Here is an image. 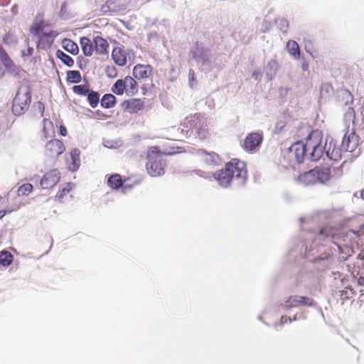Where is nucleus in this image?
Here are the masks:
<instances>
[{
  "label": "nucleus",
  "mask_w": 364,
  "mask_h": 364,
  "mask_svg": "<svg viewBox=\"0 0 364 364\" xmlns=\"http://www.w3.org/2000/svg\"><path fill=\"white\" fill-rule=\"evenodd\" d=\"M235 178L244 183L247 178V171L245 162L237 159H232L225 164V168L214 173V178L223 187L228 186Z\"/></svg>",
  "instance_id": "nucleus-1"
},
{
  "label": "nucleus",
  "mask_w": 364,
  "mask_h": 364,
  "mask_svg": "<svg viewBox=\"0 0 364 364\" xmlns=\"http://www.w3.org/2000/svg\"><path fill=\"white\" fill-rule=\"evenodd\" d=\"M309 153V157L311 161H316L319 160L324 154L330 159L336 161L337 157L340 156L339 151L330 150L325 151V146L323 144V134L318 129L311 131L305 139L304 143Z\"/></svg>",
  "instance_id": "nucleus-2"
},
{
  "label": "nucleus",
  "mask_w": 364,
  "mask_h": 364,
  "mask_svg": "<svg viewBox=\"0 0 364 364\" xmlns=\"http://www.w3.org/2000/svg\"><path fill=\"white\" fill-rule=\"evenodd\" d=\"M30 32L37 38V49L43 50H48L58 35L56 31L50 29L43 20L35 21L30 28Z\"/></svg>",
  "instance_id": "nucleus-3"
},
{
  "label": "nucleus",
  "mask_w": 364,
  "mask_h": 364,
  "mask_svg": "<svg viewBox=\"0 0 364 364\" xmlns=\"http://www.w3.org/2000/svg\"><path fill=\"white\" fill-rule=\"evenodd\" d=\"M182 131L187 136H193L204 140L210 136L206 121L201 119L199 114H191L186 117L181 123Z\"/></svg>",
  "instance_id": "nucleus-4"
},
{
  "label": "nucleus",
  "mask_w": 364,
  "mask_h": 364,
  "mask_svg": "<svg viewBox=\"0 0 364 364\" xmlns=\"http://www.w3.org/2000/svg\"><path fill=\"white\" fill-rule=\"evenodd\" d=\"M146 168L149 175L157 177L164 174L166 161L161 151L156 146H151L147 151Z\"/></svg>",
  "instance_id": "nucleus-5"
},
{
  "label": "nucleus",
  "mask_w": 364,
  "mask_h": 364,
  "mask_svg": "<svg viewBox=\"0 0 364 364\" xmlns=\"http://www.w3.org/2000/svg\"><path fill=\"white\" fill-rule=\"evenodd\" d=\"M32 89L28 82L20 85L13 100L12 111L16 115L23 114L28 109L31 101Z\"/></svg>",
  "instance_id": "nucleus-6"
},
{
  "label": "nucleus",
  "mask_w": 364,
  "mask_h": 364,
  "mask_svg": "<svg viewBox=\"0 0 364 364\" xmlns=\"http://www.w3.org/2000/svg\"><path fill=\"white\" fill-rule=\"evenodd\" d=\"M329 168L316 167L309 171L304 172L298 176V181L305 186L317 183H324L331 178Z\"/></svg>",
  "instance_id": "nucleus-7"
},
{
  "label": "nucleus",
  "mask_w": 364,
  "mask_h": 364,
  "mask_svg": "<svg viewBox=\"0 0 364 364\" xmlns=\"http://www.w3.org/2000/svg\"><path fill=\"white\" fill-rule=\"evenodd\" d=\"M111 90L117 95L125 93L128 96H134L139 91V85L133 77L127 75L122 79H118L112 85Z\"/></svg>",
  "instance_id": "nucleus-8"
},
{
  "label": "nucleus",
  "mask_w": 364,
  "mask_h": 364,
  "mask_svg": "<svg viewBox=\"0 0 364 364\" xmlns=\"http://www.w3.org/2000/svg\"><path fill=\"white\" fill-rule=\"evenodd\" d=\"M352 235L358 237V235L355 231H349L348 232L343 234L341 229L331 226L326 225L321 228L318 232V237L321 240H324L328 237H331L334 243H336V240H341L342 238L343 242H346L348 237H352Z\"/></svg>",
  "instance_id": "nucleus-9"
},
{
  "label": "nucleus",
  "mask_w": 364,
  "mask_h": 364,
  "mask_svg": "<svg viewBox=\"0 0 364 364\" xmlns=\"http://www.w3.org/2000/svg\"><path fill=\"white\" fill-rule=\"evenodd\" d=\"M65 151L64 143L60 139H53L46 144L43 154L47 159L55 161Z\"/></svg>",
  "instance_id": "nucleus-10"
},
{
  "label": "nucleus",
  "mask_w": 364,
  "mask_h": 364,
  "mask_svg": "<svg viewBox=\"0 0 364 364\" xmlns=\"http://www.w3.org/2000/svg\"><path fill=\"white\" fill-rule=\"evenodd\" d=\"M134 55V53L124 46L114 47L112 51V58L118 66H124L127 59Z\"/></svg>",
  "instance_id": "nucleus-11"
},
{
  "label": "nucleus",
  "mask_w": 364,
  "mask_h": 364,
  "mask_svg": "<svg viewBox=\"0 0 364 364\" xmlns=\"http://www.w3.org/2000/svg\"><path fill=\"white\" fill-rule=\"evenodd\" d=\"M263 140V136L259 132L249 134L244 140L243 149L247 151L258 150Z\"/></svg>",
  "instance_id": "nucleus-12"
},
{
  "label": "nucleus",
  "mask_w": 364,
  "mask_h": 364,
  "mask_svg": "<svg viewBox=\"0 0 364 364\" xmlns=\"http://www.w3.org/2000/svg\"><path fill=\"white\" fill-rule=\"evenodd\" d=\"M153 67L150 65L136 64L133 68V77L136 80H145L152 76Z\"/></svg>",
  "instance_id": "nucleus-13"
},
{
  "label": "nucleus",
  "mask_w": 364,
  "mask_h": 364,
  "mask_svg": "<svg viewBox=\"0 0 364 364\" xmlns=\"http://www.w3.org/2000/svg\"><path fill=\"white\" fill-rule=\"evenodd\" d=\"M60 179V173L58 169H52L46 173L41 180L43 188L48 189L53 187Z\"/></svg>",
  "instance_id": "nucleus-14"
},
{
  "label": "nucleus",
  "mask_w": 364,
  "mask_h": 364,
  "mask_svg": "<svg viewBox=\"0 0 364 364\" xmlns=\"http://www.w3.org/2000/svg\"><path fill=\"white\" fill-rule=\"evenodd\" d=\"M122 107L125 112L134 114L143 110L145 107V103L139 98H132L123 101Z\"/></svg>",
  "instance_id": "nucleus-15"
},
{
  "label": "nucleus",
  "mask_w": 364,
  "mask_h": 364,
  "mask_svg": "<svg viewBox=\"0 0 364 364\" xmlns=\"http://www.w3.org/2000/svg\"><path fill=\"white\" fill-rule=\"evenodd\" d=\"M312 305L313 299L311 298L298 295L291 296L285 301V306L288 309Z\"/></svg>",
  "instance_id": "nucleus-16"
},
{
  "label": "nucleus",
  "mask_w": 364,
  "mask_h": 364,
  "mask_svg": "<svg viewBox=\"0 0 364 364\" xmlns=\"http://www.w3.org/2000/svg\"><path fill=\"white\" fill-rule=\"evenodd\" d=\"M290 152L294 156L299 164L304 161V158L309 156V153L303 141H298L294 143L289 148Z\"/></svg>",
  "instance_id": "nucleus-17"
},
{
  "label": "nucleus",
  "mask_w": 364,
  "mask_h": 364,
  "mask_svg": "<svg viewBox=\"0 0 364 364\" xmlns=\"http://www.w3.org/2000/svg\"><path fill=\"white\" fill-rule=\"evenodd\" d=\"M359 144V136L355 134L353 130L349 134L346 133L342 141V146L349 152H353L355 150Z\"/></svg>",
  "instance_id": "nucleus-18"
},
{
  "label": "nucleus",
  "mask_w": 364,
  "mask_h": 364,
  "mask_svg": "<svg viewBox=\"0 0 364 364\" xmlns=\"http://www.w3.org/2000/svg\"><path fill=\"white\" fill-rule=\"evenodd\" d=\"M95 51L100 55H106L108 53L109 43L101 36H96L93 39Z\"/></svg>",
  "instance_id": "nucleus-19"
},
{
  "label": "nucleus",
  "mask_w": 364,
  "mask_h": 364,
  "mask_svg": "<svg viewBox=\"0 0 364 364\" xmlns=\"http://www.w3.org/2000/svg\"><path fill=\"white\" fill-rule=\"evenodd\" d=\"M199 154L201 160L207 165H216L219 162V156L215 152H207L202 149L199 151Z\"/></svg>",
  "instance_id": "nucleus-20"
},
{
  "label": "nucleus",
  "mask_w": 364,
  "mask_h": 364,
  "mask_svg": "<svg viewBox=\"0 0 364 364\" xmlns=\"http://www.w3.org/2000/svg\"><path fill=\"white\" fill-rule=\"evenodd\" d=\"M80 43L83 54L85 56H91L95 50L94 43L87 37H82L80 39Z\"/></svg>",
  "instance_id": "nucleus-21"
},
{
  "label": "nucleus",
  "mask_w": 364,
  "mask_h": 364,
  "mask_svg": "<svg viewBox=\"0 0 364 364\" xmlns=\"http://www.w3.org/2000/svg\"><path fill=\"white\" fill-rule=\"evenodd\" d=\"M125 180L122 179V176L118 173H114L110 176L107 180V185L112 189H118L122 187Z\"/></svg>",
  "instance_id": "nucleus-22"
},
{
  "label": "nucleus",
  "mask_w": 364,
  "mask_h": 364,
  "mask_svg": "<svg viewBox=\"0 0 364 364\" xmlns=\"http://www.w3.org/2000/svg\"><path fill=\"white\" fill-rule=\"evenodd\" d=\"M355 291L351 287H346L344 289L338 291V296L343 304L345 301L351 300L355 295Z\"/></svg>",
  "instance_id": "nucleus-23"
},
{
  "label": "nucleus",
  "mask_w": 364,
  "mask_h": 364,
  "mask_svg": "<svg viewBox=\"0 0 364 364\" xmlns=\"http://www.w3.org/2000/svg\"><path fill=\"white\" fill-rule=\"evenodd\" d=\"M120 0H107L102 6L103 12H116L120 9Z\"/></svg>",
  "instance_id": "nucleus-24"
},
{
  "label": "nucleus",
  "mask_w": 364,
  "mask_h": 364,
  "mask_svg": "<svg viewBox=\"0 0 364 364\" xmlns=\"http://www.w3.org/2000/svg\"><path fill=\"white\" fill-rule=\"evenodd\" d=\"M80 151L77 149H73L70 151V157L72 159L71 164L69 166V168L73 171H75L78 169L80 164Z\"/></svg>",
  "instance_id": "nucleus-25"
},
{
  "label": "nucleus",
  "mask_w": 364,
  "mask_h": 364,
  "mask_svg": "<svg viewBox=\"0 0 364 364\" xmlns=\"http://www.w3.org/2000/svg\"><path fill=\"white\" fill-rule=\"evenodd\" d=\"M62 44L63 48L72 55H77L79 53L78 46L73 41L65 38L62 41Z\"/></svg>",
  "instance_id": "nucleus-26"
},
{
  "label": "nucleus",
  "mask_w": 364,
  "mask_h": 364,
  "mask_svg": "<svg viewBox=\"0 0 364 364\" xmlns=\"http://www.w3.org/2000/svg\"><path fill=\"white\" fill-rule=\"evenodd\" d=\"M287 48L289 53L295 59L300 58V49L299 44L293 40H289L287 43Z\"/></svg>",
  "instance_id": "nucleus-27"
},
{
  "label": "nucleus",
  "mask_w": 364,
  "mask_h": 364,
  "mask_svg": "<svg viewBox=\"0 0 364 364\" xmlns=\"http://www.w3.org/2000/svg\"><path fill=\"white\" fill-rule=\"evenodd\" d=\"M42 132L45 139H48L54 134V127L50 120L47 119H43Z\"/></svg>",
  "instance_id": "nucleus-28"
},
{
  "label": "nucleus",
  "mask_w": 364,
  "mask_h": 364,
  "mask_svg": "<svg viewBox=\"0 0 364 364\" xmlns=\"http://www.w3.org/2000/svg\"><path fill=\"white\" fill-rule=\"evenodd\" d=\"M116 104V97L112 94H105L101 100V106L104 108H112Z\"/></svg>",
  "instance_id": "nucleus-29"
},
{
  "label": "nucleus",
  "mask_w": 364,
  "mask_h": 364,
  "mask_svg": "<svg viewBox=\"0 0 364 364\" xmlns=\"http://www.w3.org/2000/svg\"><path fill=\"white\" fill-rule=\"evenodd\" d=\"M14 257L11 252L6 250L0 252V264L8 267L13 262Z\"/></svg>",
  "instance_id": "nucleus-30"
},
{
  "label": "nucleus",
  "mask_w": 364,
  "mask_h": 364,
  "mask_svg": "<svg viewBox=\"0 0 364 364\" xmlns=\"http://www.w3.org/2000/svg\"><path fill=\"white\" fill-rule=\"evenodd\" d=\"M56 57L60 59L68 67H73L74 65V60L68 55L65 53L60 50L56 51Z\"/></svg>",
  "instance_id": "nucleus-31"
},
{
  "label": "nucleus",
  "mask_w": 364,
  "mask_h": 364,
  "mask_svg": "<svg viewBox=\"0 0 364 364\" xmlns=\"http://www.w3.org/2000/svg\"><path fill=\"white\" fill-rule=\"evenodd\" d=\"M81 80V74L78 70H68L66 73V80L68 82L78 83Z\"/></svg>",
  "instance_id": "nucleus-32"
},
{
  "label": "nucleus",
  "mask_w": 364,
  "mask_h": 364,
  "mask_svg": "<svg viewBox=\"0 0 364 364\" xmlns=\"http://www.w3.org/2000/svg\"><path fill=\"white\" fill-rule=\"evenodd\" d=\"M87 101L91 107L95 108L100 102V94L93 90H90L87 95Z\"/></svg>",
  "instance_id": "nucleus-33"
},
{
  "label": "nucleus",
  "mask_w": 364,
  "mask_h": 364,
  "mask_svg": "<svg viewBox=\"0 0 364 364\" xmlns=\"http://www.w3.org/2000/svg\"><path fill=\"white\" fill-rule=\"evenodd\" d=\"M0 61L6 68H11L14 65L13 60L9 58L4 48L0 44Z\"/></svg>",
  "instance_id": "nucleus-34"
},
{
  "label": "nucleus",
  "mask_w": 364,
  "mask_h": 364,
  "mask_svg": "<svg viewBox=\"0 0 364 364\" xmlns=\"http://www.w3.org/2000/svg\"><path fill=\"white\" fill-rule=\"evenodd\" d=\"M72 90L75 94L81 96L87 95L90 90V85L87 84L74 85Z\"/></svg>",
  "instance_id": "nucleus-35"
},
{
  "label": "nucleus",
  "mask_w": 364,
  "mask_h": 364,
  "mask_svg": "<svg viewBox=\"0 0 364 364\" xmlns=\"http://www.w3.org/2000/svg\"><path fill=\"white\" fill-rule=\"evenodd\" d=\"M71 191V186L70 183H67L64 187L60 188L55 196L56 200L59 202H62L65 196L68 195Z\"/></svg>",
  "instance_id": "nucleus-36"
},
{
  "label": "nucleus",
  "mask_w": 364,
  "mask_h": 364,
  "mask_svg": "<svg viewBox=\"0 0 364 364\" xmlns=\"http://www.w3.org/2000/svg\"><path fill=\"white\" fill-rule=\"evenodd\" d=\"M33 191V186L31 183H24L21 186L18 190V196H28Z\"/></svg>",
  "instance_id": "nucleus-37"
},
{
  "label": "nucleus",
  "mask_w": 364,
  "mask_h": 364,
  "mask_svg": "<svg viewBox=\"0 0 364 364\" xmlns=\"http://www.w3.org/2000/svg\"><path fill=\"white\" fill-rule=\"evenodd\" d=\"M346 117H348L349 119H352L353 123H354V119L355 117V110L352 107H349L348 111L345 114Z\"/></svg>",
  "instance_id": "nucleus-38"
},
{
  "label": "nucleus",
  "mask_w": 364,
  "mask_h": 364,
  "mask_svg": "<svg viewBox=\"0 0 364 364\" xmlns=\"http://www.w3.org/2000/svg\"><path fill=\"white\" fill-rule=\"evenodd\" d=\"M33 52H34L33 48L28 46L26 49L22 50V55L24 57L31 56L33 54Z\"/></svg>",
  "instance_id": "nucleus-39"
},
{
  "label": "nucleus",
  "mask_w": 364,
  "mask_h": 364,
  "mask_svg": "<svg viewBox=\"0 0 364 364\" xmlns=\"http://www.w3.org/2000/svg\"><path fill=\"white\" fill-rule=\"evenodd\" d=\"M36 107L38 109V111L41 114V116H43L44 110H45V106H44L43 103L41 102H37L36 103Z\"/></svg>",
  "instance_id": "nucleus-40"
},
{
  "label": "nucleus",
  "mask_w": 364,
  "mask_h": 364,
  "mask_svg": "<svg viewBox=\"0 0 364 364\" xmlns=\"http://www.w3.org/2000/svg\"><path fill=\"white\" fill-rule=\"evenodd\" d=\"M59 134L63 136H65L68 134L66 127L63 124L60 126Z\"/></svg>",
  "instance_id": "nucleus-41"
},
{
  "label": "nucleus",
  "mask_w": 364,
  "mask_h": 364,
  "mask_svg": "<svg viewBox=\"0 0 364 364\" xmlns=\"http://www.w3.org/2000/svg\"><path fill=\"white\" fill-rule=\"evenodd\" d=\"M358 300L360 303L364 302V289L360 291V295L358 297Z\"/></svg>",
  "instance_id": "nucleus-42"
},
{
  "label": "nucleus",
  "mask_w": 364,
  "mask_h": 364,
  "mask_svg": "<svg viewBox=\"0 0 364 364\" xmlns=\"http://www.w3.org/2000/svg\"><path fill=\"white\" fill-rule=\"evenodd\" d=\"M358 284L364 287V277H360L358 279Z\"/></svg>",
  "instance_id": "nucleus-43"
},
{
  "label": "nucleus",
  "mask_w": 364,
  "mask_h": 364,
  "mask_svg": "<svg viewBox=\"0 0 364 364\" xmlns=\"http://www.w3.org/2000/svg\"><path fill=\"white\" fill-rule=\"evenodd\" d=\"M268 66L277 67V63L275 60H272L269 63Z\"/></svg>",
  "instance_id": "nucleus-44"
},
{
  "label": "nucleus",
  "mask_w": 364,
  "mask_h": 364,
  "mask_svg": "<svg viewBox=\"0 0 364 364\" xmlns=\"http://www.w3.org/2000/svg\"><path fill=\"white\" fill-rule=\"evenodd\" d=\"M308 67H309V65L306 63H303L302 65H301V68H302L303 70H306L308 69Z\"/></svg>",
  "instance_id": "nucleus-45"
},
{
  "label": "nucleus",
  "mask_w": 364,
  "mask_h": 364,
  "mask_svg": "<svg viewBox=\"0 0 364 364\" xmlns=\"http://www.w3.org/2000/svg\"><path fill=\"white\" fill-rule=\"evenodd\" d=\"M360 198L364 200V189L360 191Z\"/></svg>",
  "instance_id": "nucleus-46"
},
{
  "label": "nucleus",
  "mask_w": 364,
  "mask_h": 364,
  "mask_svg": "<svg viewBox=\"0 0 364 364\" xmlns=\"http://www.w3.org/2000/svg\"><path fill=\"white\" fill-rule=\"evenodd\" d=\"M6 214L5 211L1 210L0 211V219L2 218Z\"/></svg>",
  "instance_id": "nucleus-47"
},
{
  "label": "nucleus",
  "mask_w": 364,
  "mask_h": 364,
  "mask_svg": "<svg viewBox=\"0 0 364 364\" xmlns=\"http://www.w3.org/2000/svg\"><path fill=\"white\" fill-rule=\"evenodd\" d=\"M208 54L205 55V58H202V60L205 62L208 60Z\"/></svg>",
  "instance_id": "nucleus-48"
},
{
  "label": "nucleus",
  "mask_w": 364,
  "mask_h": 364,
  "mask_svg": "<svg viewBox=\"0 0 364 364\" xmlns=\"http://www.w3.org/2000/svg\"><path fill=\"white\" fill-rule=\"evenodd\" d=\"M341 245L344 246V245H346V244H338V247L339 250H341ZM346 246H348V245H346Z\"/></svg>",
  "instance_id": "nucleus-49"
},
{
  "label": "nucleus",
  "mask_w": 364,
  "mask_h": 364,
  "mask_svg": "<svg viewBox=\"0 0 364 364\" xmlns=\"http://www.w3.org/2000/svg\"><path fill=\"white\" fill-rule=\"evenodd\" d=\"M4 74V72L1 69V68L0 67V76Z\"/></svg>",
  "instance_id": "nucleus-50"
},
{
  "label": "nucleus",
  "mask_w": 364,
  "mask_h": 364,
  "mask_svg": "<svg viewBox=\"0 0 364 364\" xmlns=\"http://www.w3.org/2000/svg\"><path fill=\"white\" fill-rule=\"evenodd\" d=\"M360 230H364V223L360 225Z\"/></svg>",
  "instance_id": "nucleus-51"
}]
</instances>
